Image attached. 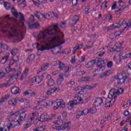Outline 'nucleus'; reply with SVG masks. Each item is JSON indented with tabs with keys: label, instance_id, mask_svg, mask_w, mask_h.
Instances as JSON below:
<instances>
[{
	"label": "nucleus",
	"instance_id": "37998d69",
	"mask_svg": "<svg viewBox=\"0 0 131 131\" xmlns=\"http://www.w3.org/2000/svg\"><path fill=\"white\" fill-rule=\"evenodd\" d=\"M89 113H91L92 114H94L97 112V108L96 107H92L89 110Z\"/></svg>",
	"mask_w": 131,
	"mask_h": 131
},
{
	"label": "nucleus",
	"instance_id": "473e14b6",
	"mask_svg": "<svg viewBox=\"0 0 131 131\" xmlns=\"http://www.w3.org/2000/svg\"><path fill=\"white\" fill-rule=\"evenodd\" d=\"M4 8H5L6 10H10V9L12 8V5L9 3H4Z\"/></svg>",
	"mask_w": 131,
	"mask_h": 131
},
{
	"label": "nucleus",
	"instance_id": "de8ad7c7",
	"mask_svg": "<svg viewBox=\"0 0 131 131\" xmlns=\"http://www.w3.org/2000/svg\"><path fill=\"white\" fill-rule=\"evenodd\" d=\"M119 23L120 24L121 26H122V25H124V24H125V25H126V24H127V23H125V21L124 19H123V18L120 19Z\"/></svg>",
	"mask_w": 131,
	"mask_h": 131
},
{
	"label": "nucleus",
	"instance_id": "338daca9",
	"mask_svg": "<svg viewBox=\"0 0 131 131\" xmlns=\"http://www.w3.org/2000/svg\"><path fill=\"white\" fill-rule=\"evenodd\" d=\"M32 1L36 6H38L39 5V0H32Z\"/></svg>",
	"mask_w": 131,
	"mask_h": 131
},
{
	"label": "nucleus",
	"instance_id": "4468645a",
	"mask_svg": "<svg viewBox=\"0 0 131 131\" xmlns=\"http://www.w3.org/2000/svg\"><path fill=\"white\" fill-rule=\"evenodd\" d=\"M128 10H129V6H125L122 8H118L116 10V13L117 15H120L121 13H123V12H126V11H128Z\"/></svg>",
	"mask_w": 131,
	"mask_h": 131
},
{
	"label": "nucleus",
	"instance_id": "c85d7f7f",
	"mask_svg": "<svg viewBox=\"0 0 131 131\" xmlns=\"http://www.w3.org/2000/svg\"><path fill=\"white\" fill-rule=\"evenodd\" d=\"M46 126L45 125L39 126L34 129V131H43L46 129Z\"/></svg>",
	"mask_w": 131,
	"mask_h": 131
},
{
	"label": "nucleus",
	"instance_id": "5fc2aeb1",
	"mask_svg": "<svg viewBox=\"0 0 131 131\" xmlns=\"http://www.w3.org/2000/svg\"><path fill=\"white\" fill-rule=\"evenodd\" d=\"M34 119H35V118L34 117H31L27 122H28V123H30V124L31 125L32 123V121H33V120H34Z\"/></svg>",
	"mask_w": 131,
	"mask_h": 131
},
{
	"label": "nucleus",
	"instance_id": "ddd939ff",
	"mask_svg": "<svg viewBox=\"0 0 131 131\" xmlns=\"http://www.w3.org/2000/svg\"><path fill=\"white\" fill-rule=\"evenodd\" d=\"M22 63H23V61L21 59L18 60L12 59L10 60L9 66H12L13 64H16L17 66H21V65H22Z\"/></svg>",
	"mask_w": 131,
	"mask_h": 131
},
{
	"label": "nucleus",
	"instance_id": "603ef678",
	"mask_svg": "<svg viewBox=\"0 0 131 131\" xmlns=\"http://www.w3.org/2000/svg\"><path fill=\"white\" fill-rule=\"evenodd\" d=\"M35 15L38 19H39V18H40V16H42L41 13L38 11L36 12V13H35Z\"/></svg>",
	"mask_w": 131,
	"mask_h": 131
},
{
	"label": "nucleus",
	"instance_id": "cd10ccee",
	"mask_svg": "<svg viewBox=\"0 0 131 131\" xmlns=\"http://www.w3.org/2000/svg\"><path fill=\"white\" fill-rule=\"evenodd\" d=\"M63 122V119H62V116H59L58 117L57 120L54 122H53V123L54 124H60V123H62Z\"/></svg>",
	"mask_w": 131,
	"mask_h": 131
},
{
	"label": "nucleus",
	"instance_id": "e2e57ef3",
	"mask_svg": "<svg viewBox=\"0 0 131 131\" xmlns=\"http://www.w3.org/2000/svg\"><path fill=\"white\" fill-rule=\"evenodd\" d=\"M73 90H74V91H82V87H81L80 86H78L74 88Z\"/></svg>",
	"mask_w": 131,
	"mask_h": 131
},
{
	"label": "nucleus",
	"instance_id": "f704fd0d",
	"mask_svg": "<svg viewBox=\"0 0 131 131\" xmlns=\"http://www.w3.org/2000/svg\"><path fill=\"white\" fill-rule=\"evenodd\" d=\"M48 86H53L55 84V81L53 79H50L47 82Z\"/></svg>",
	"mask_w": 131,
	"mask_h": 131
},
{
	"label": "nucleus",
	"instance_id": "4d7b16f0",
	"mask_svg": "<svg viewBox=\"0 0 131 131\" xmlns=\"http://www.w3.org/2000/svg\"><path fill=\"white\" fill-rule=\"evenodd\" d=\"M118 4H119V6L120 7H123V6H124V2L122 0L119 1Z\"/></svg>",
	"mask_w": 131,
	"mask_h": 131
},
{
	"label": "nucleus",
	"instance_id": "69168bd1",
	"mask_svg": "<svg viewBox=\"0 0 131 131\" xmlns=\"http://www.w3.org/2000/svg\"><path fill=\"white\" fill-rule=\"evenodd\" d=\"M30 126H31V125L30 124V123L27 122V123L24 126V128L25 129H27V128H28V127H29Z\"/></svg>",
	"mask_w": 131,
	"mask_h": 131
},
{
	"label": "nucleus",
	"instance_id": "20e7f679",
	"mask_svg": "<svg viewBox=\"0 0 131 131\" xmlns=\"http://www.w3.org/2000/svg\"><path fill=\"white\" fill-rule=\"evenodd\" d=\"M10 32L9 33V37H14L16 39L22 40L24 38V35L22 31L19 29V23L17 22V25L10 28Z\"/></svg>",
	"mask_w": 131,
	"mask_h": 131
},
{
	"label": "nucleus",
	"instance_id": "4c0bfd02",
	"mask_svg": "<svg viewBox=\"0 0 131 131\" xmlns=\"http://www.w3.org/2000/svg\"><path fill=\"white\" fill-rule=\"evenodd\" d=\"M107 4H108V2L107 1L103 2L101 5V10H106Z\"/></svg>",
	"mask_w": 131,
	"mask_h": 131
},
{
	"label": "nucleus",
	"instance_id": "f3484780",
	"mask_svg": "<svg viewBox=\"0 0 131 131\" xmlns=\"http://www.w3.org/2000/svg\"><path fill=\"white\" fill-rule=\"evenodd\" d=\"M121 25L119 23H115L113 24L111 27H108V30H113V29H115V28H120Z\"/></svg>",
	"mask_w": 131,
	"mask_h": 131
},
{
	"label": "nucleus",
	"instance_id": "423d86ee",
	"mask_svg": "<svg viewBox=\"0 0 131 131\" xmlns=\"http://www.w3.org/2000/svg\"><path fill=\"white\" fill-rule=\"evenodd\" d=\"M10 19L11 18L9 15H7L4 17L0 18V26H2V28L7 29V28L10 27V24L8 23V20H10Z\"/></svg>",
	"mask_w": 131,
	"mask_h": 131
},
{
	"label": "nucleus",
	"instance_id": "0eeeda50",
	"mask_svg": "<svg viewBox=\"0 0 131 131\" xmlns=\"http://www.w3.org/2000/svg\"><path fill=\"white\" fill-rule=\"evenodd\" d=\"M115 78L117 79L118 84L119 85L124 83L125 80H126L128 77L125 75V73H123L119 74L117 77H115Z\"/></svg>",
	"mask_w": 131,
	"mask_h": 131
},
{
	"label": "nucleus",
	"instance_id": "5701e85b",
	"mask_svg": "<svg viewBox=\"0 0 131 131\" xmlns=\"http://www.w3.org/2000/svg\"><path fill=\"white\" fill-rule=\"evenodd\" d=\"M48 67H49V64L46 63L44 64L40 70H39L37 72V74H39L41 72V71H45V70H47L48 69Z\"/></svg>",
	"mask_w": 131,
	"mask_h": 131
},
{
	"label": "nucleus",
	"instance_id": "a211bd4d",
	"mask_svg": "<svg viewBox=\"0 0 131 131\" xmlns=\"http://www.w3.org/2000/svg\"><path fill=\"white\" fill-rule=\"evenodd\" d=\"M21 90H20V89L17 86H13L11 89V93L13 95H17V94H19Z\"/></svg>",
	"mask_w": 131,
	"mask_h": 131
},
{
	"label": "nucleus",
	"instance_id": "864d4df0",
	"mask_svg": "<svg viewBox=\"0 0 131 131\" xmlns=\"http://www.w3.org/2000/svg\"><path fill=\"white\" fill-rule=\"evenodd\" d=\"M35 58V55L34 54L30 55L28 57V60H29L30 61H33V59Z\"/></svg>",
	"mask_w": 131,
	"mask_h": 131
},
{
	"label": "nucleus",
	"instance_id": "39448f33",
	"mask_svg": "<svg viewBox=\"0 0 131 131\" xmlns=\"http://www.w3.org/2000/svg\"><path fill=\"white\" fill-rule=\"evenodd\" d=\"M97 63V67L100 69H104L105 67V60H103L101 58H97L93 60L89 61L85 67L86 68H93L95 64Z\"/></svg>",
	"mask_w": 131,
	"mask_h": 131
},
{
	"label": "nucleus",
	"instance_id": "72a5a7b5",
	"mask_svg": "<svg viewBox=\"0 0 131 131\" xmlns=\"http://www.w3.org/2000/svg\"><path fill=\"white\" fill-rule=\"evenodd\" d=\"M94 42L89 41L86 45V48L88 49H92L94 47Z\"/></svg>",
	"mask_w": 131,
	"mask_h": 131
},
{
	"label": "nucleus",
	"instance_id": "9d476101",
	"mask_svg": "<svg viewBox=\"0 0 131 131\" xmlns=\"http://www.w3.org/2000/svg\"><path fill=\"white\" fill-rule=\"evenodd\" d=\"M70 124H71V122L66 123L64 124H62L60 126L58 127H55L54 128L57 129V130H64V129H66L67 130H69L71 128L70 127Z\"/></svg>",
	"mask_w": 131,
	"mask_h": 131
},
{
	"label": "nucleus",
	"instance_id": "c9c22d12",
	"mask_svg": "<svg viewBox=\"0 0 131 131\" xmlns=\"http://www.w3.org/2000/svg\"><path fill=\"white\" fill-rule=\"evenodd\" d=\"M89 109L85 108V110L80 111V114H81V115H82V116L86 115V114H89Z\"/></svg>",
	"mask_w": 131,
	"mask_h": 131
},
{
	"label": "nucleus",
	"instance_id": "f257e3e1",
	"mask_svg": "<svg viewBox=\"0 0 131 131\" xmlns=\"http://www.w3.org/2000/svg\"><path fill=\"white\" fill-rule=\"evenodd\" d=\"M46 38L45 45H39L38 43L34 45L38 49V51L43 52L45 50H51L52 46L56 45V47H60L61 45L65 42V41H63L64 35L59 30L57 25L39 32L37 36L38 40H40V39L45 40Z\"/></svg>",
	"mask_w": 131,
	"mask_h": 131
},
{
	"label": "nucleus",
	"instance_id": "4be33fe9",
	"mask_svg": "<svg viewBox=\"0 0 131 131\" xmlns=\"http://www.w3.org/2000/svg\"><path fill=\"white\" fill-rule=\"evenodd\" d=\"M81 93H80V92L78 93V98H79L80 99H79V102H81L82 101V103H83V104H85L86 103H88V102H89V99H88V98H86L85 99H82L81 98Z\"/></svg>",
	"mask_w": 131,
	"mask_h": 131
},
{
	"label": "nucleus",
	"instance_id": "aec40b11",
	"mask_svg": "<svg viewBox=\"0 0 131 131\" xmlns=\"http://www.w3.org/2000/svg\"><path fill=\"white\" fill-rule=\"evenodd\" d=\"M17 102H18V98H12L10 100L8 101V104L12 106H16L17 105Z\"/></svg>",
	"mask_w": 131,
	"mask_h": 131
},
{
	"label": "nucleus",
	"instance_id": "3c124183",
	"mask_svg": "<svg viewBox=\"0 0 131 131\" xmlns=\"http://www.w3.org/2000/svg\"><path fill=\"white\" fill-rule=\"evenodd\" d=\"M60 63H61V61H54L52 62L53 66H58V65H59Z\"/></svg>",
	"mask_w": 131,
	"mask_h": 131
},
{
	"label": "nucleus",
	"instance_id": "7ed1b4c3",
	"mask_svg": "<svg viewBox=\"0 0 131 131\" xmlns=\"http://www.w3.org/2000/svg\"><path fill=\"white\" fill-rule=\"evenodd\" d=\"M122 93H123V89H122V88H120L119 89H116L114 88L110 90L108 95V98L112 99L108 102H106L104 104V106L106 108H108V107L113 106L118 96H119L120 94H122Z\"/></svg>",
	"mask_w": 131,
	"mask_h": 131
},
{
	"label": "nucleus",
	"instance_id": "b1692460",
	"mask_svg": "<svg viewBox=\"0 0 131 131\" xmlns=\"http://www.w3.org/2000/svg\"><path fill=\"white\" fill-rule=\"evenodd\" d=\"M28 73H29V69H26L24 70V73L21 74V80H22L23 78L26 77V76L28 75Z\"/></svg>",
	"mask_w": 131,
	"mask_h": 131
},
{
	"label": "nucleus",
	"instance_id": "bf43d9fd",
	"mask_svg": "<svg viewBox=\"0 0 131 131\" xmlns=\"http://www.w3.org/2000/svg\"><path fill=\"white\" fill-rule=\"evenodd\" d=\"M42 81V78H41L40 76L37 77L36 82H37V83H38V84H39V83H40V82Z\"/></svg>",
	"mask_w": 131,
	"mask_h": 131
},
{
	"label": "nucleus",
	"instance_id": "7c9ffc66",
	"mask_svg": "<svg viewBox=\"0 0 131 131\" xmlns=\"http://www.w3.org/2000/svg\"><path fill=\"white\" fill-rule=\"evenodd\" d=\"M68 105L70 107H74V106H75V105H77V100H75L71 101L68 103Z\"/></svg>",
	"mask_w": 131,
	"mask_h": 131
},
{
	"label": "nucleus",
	"instance_id": "c03bdc74",
	"mask_svg": "<svg viewBox=\"0 0 131 131\" xmlns=\"http://www.w3.org/2000/svg\"><path fill=\"white\" fill-rule=\"evenodd\" d=\"M86 72L83 71H80L79 72H77L76 74L77 76H81V75H84Z\"/></svg>",
	"mask_w": 131,
	"mask_h": 131
},
{
	"label": "nucleus",
	"instance_id": "6e6552de",
	"mask_svg": "<svg viewBox=\"0 0 131 131\" xmlns=\"http://www.w3.org/2000/svg\"><path fill=\"white\" fill-rule=\"evenodd\" d=\"M56 106H54V110H57V109H62L64 108L65 105V102L62 99H56L55 103H54Z\"/></svg>",
	"mask_w": 131,
	"mask_h": 131
},
{
	"label": "nucleus",
	"instance_id": "58836bf2",
	"mask_svg": "<svg viewBox=\"0 0 131 131\" xmlns=\"http://www.w3.org/2000/svg\"><path fill=\"white\" fill-rule=\"evenodd\" d=\"M51 15H52V12L42 14V16L43 18H45V19H50V18L52 17L51 16Z\"/></svg>",
	"mask_w": 131,
	"mask_h": 131
},
{
	"label": "nucleus",
	"instance_id": "dca6fc26",
	"mask_svg": "<svg viewBox=\"0 0 131 131\" xmlns=\"http://www.w3.org/2000/svg\"><path fill=\"white\" fill-rule=\"evenodd\" d=\"M10 58V53H6V55L3 57V58L0 61L1 64H6L7 61H9V59Z\"/></svg>",
	"mask_w": 131,
	"mask_h": 131
},
{
	"label": "nucleus",
	"instance_id": "9b49d317",
	"mask_svg": "<svg viewBox=\"0 0 131 131\" xmlns=\"http://www.w3.org/2000/svg\"><path fill=\"white\" fill-rule=\"evenodd\" d=\"M79 21V16L75 15L70 20V25L73 27Z\"/></svg>",
	"mask_w": 131,
	"mask_h": 131
},
{
	"label": "nucleus",
	"instance_id": "8fccbe9b",
	"mask_svg": "<svg viewBox=\"0 0 131 131\" xmlns=\"http://www.w3.org/2000/svg\"><path fill=\"white\" fill-rule=\"evenodd\" d=\"M20 75L21 72L19 71L17 74L12 75V78H15V79H18V77H19V76H20Z\"/></svg>",
	"mask_w": 131,
	"mask_h": 131
},
{
	"label": "nucleus",
	"instance_id": "e433bc0d",
	"mask_svg": "<svg viewBox=\"0 0 131 131\" xmlns=\"http://www.w3.org/2000/svg\"><path fill=\"white\" fill-rule=\"evenodd\" d=\"M126 29V27H125L123 29H122L121 31H118L117 32H116L115 33V36L117 37V36H119V35H120L121 34V33H122V32H123L124 31V29Z\"/></svg>",
	"mask_w": 131,
	"mask_h": 131
},
{
	"label": "nucleus",
	"instance_id": "2eb2a0df",
	"mask_svg": "<svg viewBox=\"0 0 131 131\" xmlns=\"http://www.w3.org/2000/svg\"><path fill=\"white\" fill-rule=\"evenodd\" d=\"M103 104V99L102 98L97 97L95 99V100L94 102V105L95 107H99Z\"/></svg>",
	"mask_w": 131,
	"mask_h": 131
},
{
	"label": "nucleus",
	"instance_id": "0e129e2a",
	"mask_svg": "<svg viewBox=\"0 0 131 131\" xmlns=\"http://www.w3.org/2000/svg\"><path fill=\"white\" fill-rule=\"evenodd\" d=\"M113 65V62L112 61H109L107 62V66L108 68H111Z\"/></svg>",
	"mask_w": 131,
	"mask_h": 131
},
{
	"label": "nucleus",
	"instance_id": "bb28decb",
	"mask_svg": "<svg viewBox=\"0 0 131 131\" xmlns=\"http://www.w3.org/2000/svg\"><path fill=\"white\" fill-rule=\"evenodd\" d=\"M10 82H11L10 80H9L7 83L0 84V89H3V88H9V86L12 84V83H10Z\"/></svg>",
	"mask_w": 131,
	"mask_h": 131
},
{
	"label": "nucleus",
	"instance_id": "774afa93",
	"mask_svg": "<svg viewBox=\"0 0 131 131\" xmlns=\"http://www.w3.org/2000/svg\"><path fill=\"white\" fill-rule=\"evenodd\" d=\"M75 56H74L72 57L71 59V62L72 64H75Z\"/></svg>",
	"mask_w": 131,
	"mask_h": 131
},
{
	"label": "nucleus",
	"instance_id": "412c9836",
	"mask_svg": "<svg viewBox=\"0 0 131 131\" xmlns=\"http://www.w3.org/2000/svg\"><path fill=\"white\" fill-rule=\"evenodd\" d=\"M29 27L31 29L32 28L38 29L40 28V25L39 24V23H38V22L37 21L32 25L29 24Z\"/></svg>",
	"mask_w": 131,
	"mask_h": 131
},
{
	"label": "nucleus",
	"instance_id": "6e6d98bb",
	"mask_svg": "<svg viewBox=\"0 0 131 131\" xmlns=\"http://www.w3.org/2000/svg\"><path fill=\"white\" fill-rule=\"evenodd\" d=\"M90 6H86L85 8V13L86 15H89L90 14V12L89 10H90Z\"/></svg>",
	"mask_w": 131,
	"mask_h": 131
},
{
	"label": "nucleus",
	"instance_id": "49530a36",
	"mask_svg": "<svg viewBox=\"0 0 131 131\" xmlns=\"http://www.w3.org/2000/svg\"><path fill=\"white\" fill-rule=\"evenodd\" d=\"M80 49H81V48H80V46L75 47L73 50V53L76 54V52H77V51H78V50H80Z\"/></svg>",
	"mask_w": 131,
	"mask_h": 131
},
{
	"label": "nucleus",
	"instance_id": "c756f323",
	"mask_svg": "<svg viewBox=\"0 0 131 131\" xmlns=\"http://www.w3.org/2000/svg\"><path fill=\"white\" fill-rule=\"evenodd\" d=\"M97 86L96 84H92L91 86L86 85L84 86L83 89L84 90H93V89H95V88Z\"/></svg>",
	"mask_w": 131,
	"mask_h": 131
},
{
	"label": "nucleus",
	"instance_id": "09e8293b",
	"mask_svg": "<svg viewBox=\"0 0 131 131\" xmlns=\"http://www.w3.org/2000/svg\"><path fill=\"white\" fill-rule=\"evenodd\" d=\"M29 96H31V97L35 96V95H36V93L35 92V91H33L31 90H29Z\"/></svg>",
	"mask_w": 131,
	"mask_h": 131
},
{
	"label": "nucleus",
	"instance_id": "6ab92c4d",
	"mask_svg": "<svg viewBox=\"0 0 131 131\" xmlns=\"http://www.w3.org/2000/svg\"><path fill=\"white\" fill-rule=\"evenodd\" d=\"M59 90L57 88H53L47 91L46 95L47 96H51L52 94H54L55 92H59Z\"/></svg>",
	"mask_w": 131,
	"mask_h": 131
},
{
	"label": "nucleus",
	"instance_id": "a878e982",
	"mask_svg": "<svg viewBox=\"0 0 131 131\" xmlns=\"http://www.w3.org/2000/svg\"><path fill=\"white\" fill-rule=\"evenodd\" d=\"M110 74H111V73H110V71H105L101 75H100V78H104V77H107V76H109Z\"/></svg>",
	"mask_w": 131,
	"mask_h": 131
},
{
	"label": "nucleus",
	"instance_id": "79ce46f5",
	"mask_svg": "<svg viewBox=\"0 0 131 131\" xmlns=\"http://www.w3.org/2000/svg\"><path fill=\"white\" fill-rule=\"evenodd\" d=\"M75 84V82L74 81H71L67 83V85L68 88H72L73 85Z\"/></svg>",
	"mask_w": 131,
	"mask_h": 131
},
{
	"label": "nucleus",
	"instance_id": "13d9d810",
	"mask_svg": "<svg viewBox=\"0 0 131 131\" xmlns=\"http://www.w3.org/2000/svg\"><path fill=\"white\" fill-rule=\"evenodd\" d=\"M58 80L61 82L64 80V77H63V74H60L59 77L58 78Z\"/></svg>",
	"mask_w": 131,
	"mask_h": 131
},
{
	"label": "nucleus",
	"instance_id": "ea45409f",
	"mask_svg": "<svg viewBox=\"0 0 131 131\" xmlns=\"http://www.w3.org/2000/svg\"><path fill=\"white\" fill-rule=\"evenodd\" d=\"M59 68L61 70H65L66 69V66L65 65V63H62L61 61H60V63L59 64Z\"/></svg>",
	"mask_w": 131,
	"mask_h": 131
},
{
	"label": "nucleus",
	"instance_id": "1a4fd4ad",
	"mask_svg": "<svg viewBox=\"0 0 131 131\" xmlns=\"http://www.w3.org/2000/svg\"><path fill=\"white\" fill-rule=\"evenodd\" d=\"M11 12L12 13L13 16L15 17V18H19V20L21 22L25 21L24 15H23V14L21 13H18L17 12V10H16L14 7L11 8Z\"/></svg>",
	"mask_w": 131,
	"mask_h": 131
},
{
	"label": "nucleus",
	"instance_id": "f8f14e48",
	"mask_svg": "<svg viewBox=\"0 0 131 131\" xmlns=\"http://www.w3.org/2000/svg\"><path fill=\"white\" fill-rule=\"evenodd\" d=\"M39 121L41 122H43V121H50V120H52V119L49 118V116H48V114L43 113L39 119H38Z\"/></svg>",
	"mask_w": 131,
	"mask_h": 131
},
{
	"label": "nucleus",
	"instance_id": "680f3d73",
	"mask_svg": "<svg viewBox=\"0 0 131 131\" xmlns=\"http://www.w3.org/2000/svg\"><path fill=\"white\" fill-rule=\"evenodd\" d=\"M96 36H97V34H94L89 35L88 37H89V38H90L91 39H94V38H95Z\"/></svg>",
	"mask_w": 131,
	"mask_h": 131
},
{
	"label": "nucleus",
	"instance_id": "f03ea898",
	"mask_svg": "<svg viewBox=\"0 0 131 131\" xmlns=\"http://www.w3.org/2000/svg\"><path fill=\"white\" fill-rule=\"evenodd\" d=\"M9 115L10 116H19V118L16 121L13 120L11 121L10 124V126L14 128V127H16V126H19L21 125L22 123V121H24L25 120V118H26V113L25 111H23L21 110H18L16 112H11L9 113Z\"/></svg>",
	"mask_w": 131,
	"mask_h": 131
},
{
	"label": "nucleus",
	"instance_id": "a18cd8bd",
	"mask_svg": "<svg viewBox=\"0 0 131 131\" xmlns=\"http://www.w3.org/2000/svg\"><path fill=\"white\" fill-rule=\"evenodd\" d=\"M54 104V102L53 101H49L48 102H45L43 105L44 106H46V107H50V106H52Z\"/></svg>",
	"mask_w": 131,
	"mask_h": 131
},
{
	"label": "nucleus",
	"instance_id": "052dcab7",
	"mask_svg": "<svg viewBox=\"0 0 131 131\" xmlns=\"http://www.w3.org/2000/svg\"><path fill=\"white\" fill-rule=\"evenodd\" d=\"M51 51L53 54H57L59 53V51H57V49H56V48H53Z\"/></svg>",
	"mask_w": 131,
	"mask_h": 131
},
{
	"label": "nucleus",
	"instance_id": "2f4dec72",
	"mask_svg": "<svg viewBox=\"0 0 131 131\" xmlns=\"http://www.w3.org/2000/svg\"><path fill=\"white\" fill-rule=\"evenodd\" d=\"M11 127L10 125L8 126V125H5L4 126V127H0V131H10V129H11Z\"/></svg>",
	"mask_w": 131,
	"mask_h": 131
},
{
	"label": "nucleus",
	"instance_id": "a19ab883",
	"mask_svg": "<svg viewBox=\"0 0 131 131\" xmlns=\"http://www.w3.org/2000/svg\"><path fill=\"white\" fill-rule=\"evenodd\" d=\"M19 53V49L15 48L11 51V54L12 56H15L16 54Z\"/></svg>",
	"mask_w": 131,
	"mask_h": 131
},
{
	"label": "nucleus",
	"instance_id": "393cba45",
	"mask_svg": "<svg viewBox=\"0 0 131 131\" xmlns=\"http://www.w3.org/2000/svg\"><path fill=\"white\" fill-rule=\"evenodd\" d=\"M82 81H93L94 80V78L90 76L83 77L81 78Z\"/></svg>",
	"mask_w": 131,
	"mask_h": 131
}]
</instances>
